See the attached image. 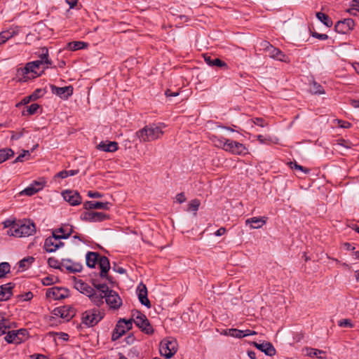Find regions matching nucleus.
I'll list each match as a JSON object with an SVG mask.
<instances>
[{"label":"nucleus","instance_id":"6e6552de","mask_svg":"<svg viewBox=\"0 0 359 359\" xmlns=\"http://www.w3.org/2000/svg\"><path fill=\"white\" fill-rule=\"evenodd\" d=\"M62 236L56 233L55 231L53 232V236L48 237L44 242V249L48 252H53L63 246L64 243L60 241Z\"/></svg>","mask_w":359,"mask_h":359},{"label":"nucleus","instance_id":"0eeeda50","mask_svg":"<svg viewBox=\"0 0 359 359\" xmlns=\"http://www.w3.org/2000/svg\"><path fill=\"white\" fill-rule=\"evenodd\" d=\"M133 327V320L131 319L126 320L124 318L120 319L113 331L111 335V340H118L121 336H123L126 331L130 330Z\"/></svg>","mask_w":359,"mask_h":359},{"label":"nucleus","instance_id":"680f3d73","mask_svg":"<svg viewBox=\"0 0 359 359\" xmlns=\"http://www.w3.org/2000/svg\"><path fill=\"white\" fill-rule=\"evenodd\" d=\"M68 177V173L67 172V170H62V171H60L55 176V177H60L61 179H65L66 177Z\"/></svg>","mask_w":359,"mask_h":359},{"label":"nucleus","instance_id":"de8ad7c7","mask_svg":"<svg viewBox=\"0 0 359 359\" xmlns=\"http://www.w3.org/2000/svg\"><path fill=\"white\" fill-rule=\"evenodd\" d=\"M334 145L344 147L346 149H350L353 146V144L349 140H346L342 138L338 139Z\"/></svg>","mask_w":359,"mask_h":359},{"label":"nucleus","instance_id":"6e6d98bb","mask_svg":"<svg viewBox=\"0 0 359 359\" xmlns=\"http://www.w3.org/2000/svg\"><path fill=\"white\" fill-rule=\"evenodd\" d=\"M252 121L255 125L259 126L261 127H264L266 126L264 120L262 118H255Z\"/></svg>","mask_w":359,"mask_h":359},{"label":"nucleus","instance_id":"603ef678","mask_svg":"<svg viewBox=\"0 0 359 359\" xmlns=\"http://www.w3.org/2000/svg\"><path fill=\"white\" fill-rule=\"evenodd\" d=\"M48 264L52 268L57 269L60 267L59 261L56 259L55 257H50L48 259Z\"/></svg>","mask_w":359,"mask_h":359},{"label":"nucleus","instance_id":"f257e3e1","mask_svg":"<svg viewBox=\"0 0 359 359\" xmlns=\"http://www.w3.org/2000/svg\"><path fill=\"white\" fill-rule=\"evenodd\" d=\"M165 125L163 123H152L145 126L143 128L135 133V137L140 142H153L161 138L163 135V129Z\"/></svg>","mask_w":359,"mask_h":359},{"label":"nucleus","instance_id":"49530a36","mask_svg":"<svg viewBox=\"0 0 359 359\" xmlns=\"http://www.w3.org/2000/svg\"><path fill=\"white\" fill-rule=\"evenodd\" d=\"M11 266L8 262H1L0 264V278L6 276L10 272Z\"/></svg>","mask_w":359,"mask_h":359},{"label":"nucleus","instance_id":"338daca9","mask_svg":"<svg viewBox=\"0 0 359 359\" xmlns=\"http://www.w3.org/2000/svg\"><path fill=\"white\" fill-rule=\"evenodd\" d=\"M226 229L224 227L219 228L216 232L215 233V235L216 236H220L224 235L226 233Z\"/></svg>","mask_w":359,"mask_h":359},{"label":"nucleus","instance_id":"09e8293b","mask_svg":"<svg viewBox=\"0 0 359 359\" xmlns=\"http://www.w3.org/2000/svg\"><path fill=\"white\" fill-rule=\"evenodd\" d=\"M289 166L290 167L291 169H294V170H300L304 173H309V170L304 168L303 166L299 165L297 163V162H290L288 163Z\"/></svg>","mask_w":359,"mask_h":359},{"label":"nucleus","instance_id":"4c0bfd02","mask_svg":"<svg viewBox=\"0 0 359 359\" xmlns=\"http://www.w3.org/2000/svg\"><path fill=\"white\" fill-rule=\"evenodd\" d=\"M316 17L326 27H331L332 26V21L327 14L318 12L316 13Z\"/></svg>","mask_w":359,"mask_h":359},{"label":"nucleus","instance_id":"a878e982","mask_svg":"<svg viewBox=\"0 0 359 359\" xmlns=\"http://www.w3.org/2000/svg\"><path fill=\"white\" fill-rule=\"evenodd\" d=\"M266 222V218L263 217H251L245 221L246 224H250V229H259L262 227Z\"/></svg>","mask_w":359,"mask_h":359},{"label":"nucleus","instance_id":"473e14b6","mask_svg":"<svg viewBox=\"0 0 359 359\" xmlns=\"http://www.w3.org/2000/svg\"><path fill=\"white\" fill-rule=\"evenodd\" d=\"M210 140L215 147L224 150L226 142L227 141L226 138H224L222 136L212 135L210 137Z\"/></svg>","mask_w":359,"mask_h":359},{"label":"nucleus","instance_id":"a211bd4d","mask_svg":"<svg viewBox=\"0 0 359 359\" xmlns=\"http://www.w3.org/2000/svg\"><path fill=\"white\" fill-rule=\"evenodd\" d=\"M20 32L18 27H12L0 32V45L6 43L11 38L18 35Z\"/></svg>","mask_w":359,"mask_h":359},{"label":"nucleus","instance_id":"5fc2aeb1","mask_svg":"<svg viewBox=\"0 0 359 359\" xmlns=\"http://www.w3.org/2000/svg\"><path fill=\"white\" fill-rule=\"evenodd\" d=\"M30 153L28 150H23V153L20 155H19L13 161V163H18V162H22L23 158L25 156H29Z\"/></svg>","mask_w":359,"mask_h":359},{"label":"nucleus","instance_id":"9d476101","mask_svg":"<svg viewBox=\"0 0 359 359\" xmlns=\"http://www.w3.org/2000/svg\"><path fill=\"white\" fill-rule=\"evenodd\" d=\"M224 151L233 155H242L247 153V149L244 144L230 139H227Z\"/></svg>","mask_w":359,"mask_h":359},{"label":"nucleus","instance_id":"b1692460","mask_svg":"<svg viewBox=\"0 0 359 359\" xmlns=\"http://www.w3.org/2000/svg\"><path fill=\"white\" fill-rule=\"evenodd\" d=\"M43 187V185L41 182L35 181L34 183L31 184L29 187L22 191L20 194L27 196H32L42 189Z\"/></svg>","mask_w":359,"mask_h":359},{"label":"nucleus","instance_id":"37998d69","mask_svg":"<svg viewBox=\"0 0 359 359\" xmlns=\"http://www.w3.org/2000/svg\"><path fill=\"white\" fill-rule=\"evenodd\" d=\"M39 109V105L38 104L34 103L31 105L27 107V110L23 111L22 114L25 116L32 115L36 113L38 109Z\"/></svg>","mask_w":359,"mask_h":359},{"label":"nucleus","instance_id":"0e129e2a","mask_svg":"<svg viewBox=\"0 0 359 359\" xmlns=\"http://www.w3.org/2000/svg\"><path fill=\"white\" fill-rule=\"evenodd\" d=\"M70 8H74L77 5L78 0H65Z\"/></svg>","mask_w":359,"mask_h":359},{"label":"nucleus","instance_id":"2f4dec72","mask_svg":"<svg viewBox=\"0 0 359 359\" xmlns=\"http://www.w3.org/2000/svg\"><path fill=\"white\" fill-rule=\"evenodd\" d=\"M204 60L205 62L210 66H217L219 67H226V64L222 61L220 59L217 57L212 58L211 56L208 55H204Z\"/></svg>","mask_w":359,"mask_h":359},{"label":"nucleus","instance_id":"cd10ccee","mask_svg":"<svg viewBox=\"0 0 359 359\" xmlns=\"http://www.w3.org/2000/svg\"><path fill=\"white\" fill-rule=\"evenodd\" d=\"M103 294L104 293L100 292H96V290L94 289L90 296L88 297V298L93 304L100 307L104 304V297H103Z\"/></svg>","mask_w":359,"mask_h":359},{"label":"nucleus","instance_id":"20e7f679","mask_svg":"<svg viewBox=\"0 0 359 359\" xmlns=\"http://www.w3.org/2000/svg\"><path fill=\"white\" fill-rule=\"evenodd\" d=\"M104 316V312L99 309H90L82 313L81 323L88 327H92L100 322Z\"/></svg>","mask_w":359,"mask_h":359},{"label":"nucleus","instance_id":"13d9d810","mask_svg":"<svg viewBox=\"0 0 359 359\" xmlns=\"http://www.w3.org/2000/svg\"><path fill=\"white\" fill-rule=\"evenodd\" d=\"M241 332H242V333L241 334V338L246 337V336L254 335V334H257L256 332L252 331L250 330H241Z\"/></svg>","mask_w":359,"mask_h":359},{"label":"nucleus","instance_id":"f3484780","mask_svg":"<svg viewBox=\"0 0 359 359\" xmlns=\"http://www.w3.org/2000/svg\"><path fill=\"white\" fill-rule=\"evenodd\" d=\"M137 293L140 303L149 309L151 308V303L147 297V289L144 284L141 283L137 286Z\"/></svg>","mask_w":359,"mask_h":359},{"label":"nucleus","instance_id":"ddd939ff","mask_svg":"<svg viewBox=\"0 0 359 359\" xmlns=\"http://www.w3.org/2000/svg\"><path fill=\"white\" fill-rule=\"evenodd\" d=\"M108 217L105 213L93 211H86L81 215V220L90 222H102Z\"/></svg>","mask_w":359,"mask_h":359},{"label":"nucleus","instance_id":"e2e57ef3","mask_svg":"<svg viewBox=\"0 0 359 359\" xmlns=\"http://www.w3.org/2000/svg\"><path fill=\"white\" fill-rule=\"evenodd\" d=\"M257 140H259V142L262 144L267 143L270 140L269 138H266L262 135H257Z\"/></svg>","mask_w":359,"mask_h":359},{"label":"nucleus","instance_id":"79ce46f5","mask_svg":"<svg viewBox=\"0 0 359 359\" xmlns=\"http://www.w3.org/2000/svg\"><path fill=\"white\" fill-rule=\"evenodd\" d=\"M17 222L18 221L15 219H6L4 222H3L2 224H3L4 227L8 229V230L7 231L8 236H12V235L11 234V231L13 229V226H15Z\"/></svg>","mask_w":359,"mask_h":359},{"label":"nucleus","instance_id":"69168bd1","mask_svg":"<svg viewBox=\"0 0 359 359\" xmlns=\"http://www.w3.org/2000/svg\"><path fill=\"white\" fill-rule=\"evenodd\" d=\"M42 283L44 285H50L53 283L52 278L50 277H46L43 279H42Z\"/></svg>","mask_w":359,"mask_h":359},{"label":"nucleus","instance_id":"c756f323","mask_svg":"<svg viewBox=\"0 0 359 359\" xmlns=\"http://www.w3.org/2000/svg\"><path fill=\"white\" fill-rule=\"evenodd\" d=\"M100 255L95 252H88L86 255V265L89 268H94L97 263H98Z\"/></svg>","mask_w":359,"mask_h":359},{"label":"nucleus","instance_id":"6ab92c4d","mask_svg":"<svg viewBox=\"0 0 359 359\" xmlns=\"http://www.w3.org/2000/svg\"><path fill=\"white\" fill-rule=\"evenodd\" d=\"M14 284L8 283L0 286V302L6 301L12 296Z\"/></svg>","mask_w":359,"mask_h":359},{"label":"nucleus","instance_id":"39448f33","mask_svg":"<svg viewBox=\"0 0 359 359\" xmlns=\"http://www.w3.org/2000/svg\"><path fill=\"white\" fill-rule=\"evenodd\" d=\"M160 353L166 358H171L177 351V342L173 338H166L160 343Z\"/></svg>","mask_w":359,"mask_h":359},{"label":"nucleus","instance_id":"aec40b11","mask_svg":"<svg viewBox=\"0 0 359 359\" xmlns=\"http://www.w3.org/2000/svg\"><path fill=\"white\" fill-rule=\"evenodd\" d=\"M253 345L257 348L264 352L267 355L272 356L276 354V349L274 348L273 345L269 342H265L262 344L253 342Z\"/></svg>","mask_w":359,"mask_h":359},{"label":"nucleus","instance_id":"bf43d9fd","mask_svg":"<svg viewBox=\"0 0 359 359\" xmlns=\"http://www.w3.org/2000/svg\"><path fill=\"white\" fill-rule=\"evenodd\" d=\"M176 201L179 203H182L184 201H186V197H185L184 193H180V194H177V196H176Z\"/></svg>","mask_w":359,"mask_h":359},{"label":"nucleus","instance_id":"dca6fc26","mask_svg":"<svg viewBox=\"0 0 359 359\" xmlns=\"http://www.w3.org/2000/svg\"><path fill=\"white\" fill-rule=\"evenodd\" d=\"M64 199L72 205H77L81 203L79 194L74 191L66 190L62 193Z\"/></svg>","mask_w":359,"mask_h":359},{"label":"nucleus","instance_id":"7ed1b4c3","mask_svg":"<svg viewBox=\"0 0 359 359\" xmlns=\"http://www.w3.org/2000/svg\"><path fill=\"white\" fill-rule=\"evenodd\" d=\"M43 65L41 61L38 60L28 62L23 68L18 69V74L22 76L21 80L24 81L36 78L43 72V69L41 70Z\"/></svg>","mask_w":359,"mask_h":359},{"label":"nucleus","instance_id":"4468645a","mask_svg":"<svg viewBox=\"0 0 359 359\" xmlns=\"http://www.w3.org/2000/svg\"><path fill=\"white\" fill-rule=\"evenodd\" d=\"M355 22L351 18H346L337 22L334 26L336 32L340 34H346L353 29Z\"/></svg>","mask_w":359,"mask_h":359},{"label":"nucleus","instance_id":"774afa93","mask_svg":"<svg viewBox=\"0 0 359 359\" xmlns=\"http://www.w3.org/2000/svg\"><path fill=\"white\" fill-rule=\"evenodd\" d=\"M351 6H353V8L356 9L359 12V0H353Z\"/></svg>","mask_w":359,"mask_h":359},{"label":"nucleus","instance_id":"f8f14e48","mask_svg":"<svg viewBox=\"0 0 359 359\" xmlns=\"http://www.w3.org/2000/svg\"><path fill=\"white\" fill-rule=\"evenodd\" d=\"M46 295L47 298L53 300H61L68 297L69 292L65 287H53L46 290Z\"/></svg>","mask_w":359,"mask_h":359},{"label":"nucleus","instance_id":"c9c22d12","mask_svg":"<svg viewBox=\"0 0 359 359\" xmlns=\"http://www.w3.org/2000/svg\"><path fill=\"white\" fill-rule=\"evenodd\" d=\"M39 60L38 61H41V63L44 65H50L51 62L48 60V50L46 47H43L40 48L39 52Z\"/></svg>","mask_w":359,"mask_h":359},{"label":"nucleus","instance_id":"393cba45","mask_svg":"<svg viewBox=\"0 0 359 359\" xmlns=\"http://www.w3.org/2000/svg\"><path fill=\"white\" fill-rule=\"evenodd\" d=\"M270 57L282 61L287 62V57L278 48L273 46L269 47V50L267 51Z\"/></svg>","mask_w":359,"mask_h":359},{"label":"nucleus","instance_id":"8fccbe9b","mask_svg":"<svg viewBox=\"0 0 359 359\" xmlns=\"http://www.w3.org/2000/svg\"><path fill=\"white\" fill-rule=\"evenodd\" d=\"M94 287L97 289L96 292H100L102 293H107L110 289L106 284H95L94 283Z\"/></svg>","mask_w":359,"mask_h":359},{"label":"nucleus","instance_id":"c03bdc74","mask_svg":"<svg viewBox=\"0 0 359 359\" xmlns=\"http://www.w3.org/2000/svg\"><path fill=\"white\" fill-rule=\"evenodd\" d=\"M200 205L201 203L199 200L194 199L189 202L188 210L194 212V215H196Z\"/></svg>","mask_w":359,"mask_h":359},{"label":"nucleus","instance_id":"ea45409f","mask_svg":"<svg viewBox=\"0 0 359 359\" xmlns=\"http://www.w3.org/2000/svg\"><path fill=\"white\" fill-rule=\"evenodd\" d=\"M88 44L83 41H72L68 43V48L71 50H77L87 47Z\"/></svg>","mask_w":359,"mask_h":359},{"label":"nucleus","instance_id":"864d4df0","mask_svg":"<svg viewBox=\"0 0 359 359\" xmlns=\"http://www.w3.org/2000/svg\"><path fill=\"white\" fill-rule=\"evenodd\" d=\"M241 330L234 328L229 329V336L236 338H241Z\"/></svg>","mask_w":359,"mask_h":359},{"label":"nucleus","instance_id":"1a4fd4ad","mask_svg":"<svg viewBox=\"0 0 359 359\" xmlns=\"http://www.w3.org/2000/svg\"><path fill=\"white\" fill-rule=\"evenodd\" d=\"M27 331L25 329L8 332L4 339L8 344H20L27 337Z\"/></svg>","mask_w":359,"mask_h":359},{"label":"nucleus","instance_id":"3c124183","mask_svg":"<svg viewBox=\"0 0 359 359\" xmlns=\"http://www.w3.org/2000/svg\"><path fill=\"white\" fill-rule=\"evenodd\" d=\"M338 325L341 327H353V324L349 319H343L338 322Z\"/></svg>","mask_w":359,"mask_h":359},{"label":"nucleus","instance_id":"bb28decb","mask_svg":"<svg viewBox=\"0 0 359 359\" xmlns=\"http://www.w3.org/2000/svg\"><path fill=\"white\" fill-rule=\"evenodd\" d=\"M98 264L101 270L100 276L102 278H105L110 269V264L108 258L105 256L100 257Z\"/></svg>","mask_w":359,"mask_h":359},{"label":"nucleus","instance_id":"412c9836","mask_svg":"<svg viewBox=\"0 0 359 359\" xmlns=\"http://www.w3.org/2000/svg\"><path fill=\"white\" fill-rule=\"evenodd\" d=\"M110 203L108 202H95V201H86L83 203V207L86 210L93 209H109Z\"/></svg>","mask_w":359,"mask_h":359},{"label":"nucleus","instance_id":"9b49d317","mask_svg":"<svg viewBox=\"0 0 359 359\" xmlns=\"http://www.w3.org/2000/svg\"><path fill=\"white\" fill-rule=\"evenodd\" d=\"M105 302L110 309L116 310L122 305V299L117 292L112 290H109L107 293L103 294Z\"/></svg>","mask_w":359,"mask_h":359},{"label":"nucleus","instance_id":"f03ea898","mask_svg":"<svg viewBox=\"0 0 359 359\" xmlns=\"http://www.w3.org/2000/svg\"><path fill=\"white\" fill-rule=\"evenodd\" d=\"M36 233V226L30 219L18 220L11 231L12 236L16 238L27 237Z\"/></svg>","mask_w":359,"mask_h":359},{"label":"nucleus","instance_id":"a19ab883","mask_svg":"<svg viewBox=\"0 0 359 359\" xmlns=\"http://www.w3.org/2000/svg\"><path fill=\"white\" fill-rule=\"evenodd\" d=\"M34 260V259L32 257H28L22 259L19 262V268L22 270H25L31 265Z\"/></svg>","mask_w":359,"mask_h":359},{"label":"nucleus","instance_id":"c85d7f7f","mask_svg":"<svg viewBox=\"0 0 359 359\" xmlns=\"http://www.w3.org/2000/svg\"><path fill=\"white\" fill-rule=\"evenodd\" d=\"M55 315L60 316L62 318L69 320L74 316V310L72 309H67L64 306L55 310Z\"/></svg>","mask_w":359,"mask_h":359},{"label":"nucleus","instance_id":"58836bf2","mask_svg":"<svg viewBox=\"0 0 359 359\" xmlns=\"http://www.w3.org/2000/svg\"><path fill=\"white\" fill-rule=\"evenodd\" d=\"M325 351L313 348H306V355L310 357L316 356L319 359H325V356H322L321 354H325Z\"/></svg>","mask_w":359,"mask_h":359},{"label":"nucleus","instance_id":"423d86ee","mask_svg":"<svg viewBox=\"0 0 359 359\" xmlns=\"http://www.w3.org/2000/svg\"><path fill=\"white\" fill-rule=\"evenodd\" d=\"M133 318L131 319L133 322H134L142 331L148 334L154 332V330L144 314L137 311L133 313Z\"/></svg>","mask_w":359,"mask_h":359},{"label":"nucleus","instance_id":"052dcab7","mask_svg":"<svg viewBox=\"0 0 359 359\" xmlns=\"http://www.w3.org/2000/svg\"><path fill=\"white\" fill-rule=\"evenodd\" d=\"M88 196L90 198H101L102 194L97 191H88Z\"/></svg>","mask_w":359,"mask_h":359},{"label":"nucleus","instance_id":"4be33fe9","mask_svg":"<svg viewBox=\"0 0 359 359\" xmlns=\"http://www.w3.org/2000/svg\"><path fill=\"white\" fill-rule=\"evenodd\" d=\"M75 288L81 293L86 294L87 297L90 296L93 287L90 286L88 283L83 282L81 280H76L75 283Z\"/></svg>","mask_w":359,"mask_h":359},{"label":"nucleus","instance_id":"f704fd0d","mask_svg":"<svg viewBox=\"0 0 359 359\" xmlns=\"http://www.w3.org/2000/svg\"><path fill=\"white\" fill-rule=\"evenodd\" d=\"M10 328L11 323L3 313H0V336L6 334V330Z\"/></svg>","mask_w":359,"mask_h":359},{"label":"nucleus","instance_id":"5701e85b","mask_svg":"<svg viewBox=\"0 0 359 359\" xmlns=\"http://www.w3.org/2000/svg\"><path fill=\"white\" fill-rule=\"evenodd\" d=\"M62 266L68 271L73 273L80 272L83 269L81 264L73 262L70 259H63Z\"/></svg>","mask_w":359,"mask_h":359},{"label":"nucleus","instance_id":"a18cd8bd","mask_svg":"<svg viewBox=\"0 0 359 359\" xmlns=\"http://www.w3.org/2000/svg\"><path fill=\"white\" fill-rule=\"evenodd\" d=\"M310 91L313 94H324V90L323 87L317 83L316 82H313L310 86Z\"/></svg>","mask_w":359,"mask_h":359},{"label":"nucleus","instance_id":"72a5a7b5","mask_svg":"<svg viewBox=\"0 0 359 359\" xmlns=\"http://www.w3.org/2000/svg\"><path fill=\"white\" fill-rule=\"evenodd\" d=\"M56 233L62 236V238L66 239L69 237V236L73 232V227L70 225H65L59 228L58 229L55 231Z\"/></svg>","mask_w":359,"mask_h":359},{"label":"nucleus","instance_id":"2eb2a0df","mask_svg":"<svg viewBox=\"0 0 359 359\" xmlns=\"http://www.w3.org/2000/svg\"><path fill=\"white\" fill-rule=\"evenodd\" d=\"M52 93L57 95L62 99H67L73 94V87L72 86L65 87L51 86Z\"/></svg>","mask_w":359,"mask_h":359},{"label":"nucleus","instance_id":"4d7b16f0","mask_svg":"<svg viewBox=\"0 0 359 359\" xmlns=\"http://www.w3.org/2000/svg\"><path fill=\"white\" fill-rule=\"evenodd\" d=\"M312 36L316 39H318L320 40H326L328 39V36L325 34H319L317 32H313Z\"/></svg>","mask_w":359,"mask_h":359},{"label":"nucleus","instance_id":"7c9ffc66","mask_svg":"<svg viewBox=\"0 0 359 359\" xmlns=\"http://www.w3.org/2000/svg\"><path fill=\"white\" fill-rule=\"evenodd\" d=\"M97 149L107 152H114L118 149V145L116 142H102L97 145Z\"/></svg>","mask_w":359,"mask_h":359},{"label":"nucleus","instance_id":"e433bc0d","mask_svg":"<svg viewBox=\"0 0 359 359\" xmlns=\"http://www.w3.org/2000/svg\"><path fill=\"white\" fill-rule=\"evenodd\" d=\"M13 155L14 151L11 149L5 148L0 149V164L5 162Z\"/></svg>","mask_w":359,"mask_h":359}]
</instances>
